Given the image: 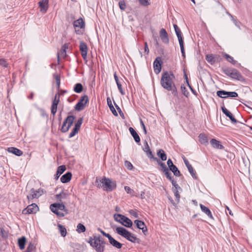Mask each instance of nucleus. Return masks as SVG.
<instances>
[{
	"label": "nucleus",
	"mask_w": 252,
	"mask_h": 252,
	"mask_svg": "<svg viewBox=\"0 0 252 252\" xmlns=\"http://www.w3.org/2000/svg\"><path fill=\"white\" fill-rule=\"evenodd\" d=\"M174 78V74L171 72L163 73L160 80L162 87L168 91L174 92L175 90V86L173 83Z\"/></svg>",
	"instance_id": "obj_1"
},
{
	"label": "nucleus",
	"mask_w": 252,
	"mask_h": 252,
	"mask_svg": "<svg viewBox=\"0 0 252 252\" xmlns=\"http://www.w3.org/2000/svg\"><path fill=\"white\" fill-rule=\"evenodd\" d=\"M116 232L122 236L127 240L134 243L139 244L140 240L134 234H132L125 228L123 227H117L116 228Z\"/></svg>",
	"instance_id": "obj_2"
},
{
	"label": "nucleus",
	"mask_w": 252,
	"mask_h": 252,
	"mask_svg": "<svg viewBox=\"0 0 252 252\" xmlns=\"http://www.w3.org/2000/svg\"><path fill=\"white\" fill-rule=\"evenodd\" d=\"M96 186L98 188H103L104 190L108 191H112L116 188V183L106 177H103L99 182L96 179Z\"/></svg>",
	"instance_id": "obj_3"
},
{
	"label": "nucleus",
	"mask_w": 252,
	"mask_h": 252,
	"mask_svg": "<svg viewBox=\"0 0 252 252\" xmlns=\"http://www.w3.org/2000/svg\"><path fill=\"white\" fill-rule=\"evenodd\" d=\"M51 211L60 218L63 217L68 214V211L65 209L63 203H55L50 206Z\"/></svg>",
	"instance_id": "obj_4"
},
{
	"label": "nucleus",
	"mask_w": 252,
	"mask_h": 252,
	"mask_svg": "<svg viewBox=\"0 0 252 252\" xmlns=\"http://www.w3.org/2000/svg\"><path fill=\"white\" fill-rule=\"evenodd\" d=\"M223 72L227 76L239 81L244 80L243 77L240 73L235 68H225L222 69Z\"/></svg>",
	"instance_id": "obj_5"
},
{
	"label": "nucleus",
	"mask_w": 252,
	"mask_h": 252,
	"mask_svg": "<svg viewBox=\"0 0 252 252\" xmlns=\"http://www.w3.org/2000/svg\"><path fill=\"white\" fill-rule=\"evenodd\" d=\"M114 220L123 225L127 227H131L132 225V221L127 217L121 214H115L114 216Z\"/></svg>",
	"instance_id": "obj_6"
},
{
	"label": "nucleus",
	"mask_w": 252,
	"mask_h": 252,
	"mask_svg": "<svg viewBox=\"0 0 252 252\" xmlns=\"http://www.w3.org/2000/svg\"><path fill=\"white\" fill-rule=\"evenodd\" d=\"M75 117L73 115H69L67 117L63 123L61 128V131L65 133L67 132L72 125Z\"/></svg>",
	"instance_id": "obj_7"
},
{
	"label": "nucleus",
	"mask_w": 252,
	"mask_h": 252,
	"mask_svg": "<svg viewBox=\"0 0 252 252\" xmlns=\"http://www.w3.org/2000/svg\"><path fill=\"white\" fill-rule=\"evenodd\" d=\"M89 98L86 95L81 97L78 102L75 106V110H82L85 109L86 105L88 102Z\"/></svg>",
	"instance_id": "obj_8"
},
{
	"label": "nucleus",
	"mask_w": 252,
	"mask_h": 252,
	"mask_svg": "<svg viewBox=\"0 0 252 252\" xmlns=\"http://www.w3.org/2000/svg\"><path fill=\"white\" fill-rule=\"evenodd\" d=\"M38 210L37 205L35 203H32L22 211V214L24 215L35 214Z\"/></svg>",
	"instance_id": "obj_9"
},
{
	"label": "nucleus",
	"mask_w": 252,
	"mask_h": 252,
	"mask_svg": "<svg viewBox=\"0 0 252 252\" xmlns=\"http://www.w3.org/2000/svg\"><path fill=\"white\" fill-rule=\"evenodd\" d=\"M85 22L82 18H81L75 20L73 23V26L76 33L78 34H80L81 33V31L80 29L84 28L85 27Z\"/></svg>",
	"instance_id": "obj_10"
},
{
	"label": "nucleus",
	"mask_w": 252,
	"mask_h": 252,
	"mask_svg": "<svg viewBox=\"0 0 252 252\" xmlns=\"http://www.w3.org/2000/svg\"><path fill=\"white\" fill-rule=\"evenodd\" d=\"M106 244L103 238L100 236L98 237V243L95 246V251L97 252H103L105 245Z\"/></svg>",
	"instance_id": "obj_11"
},
{
	"label": "nucleus",
	"mask_w": 252,
	"mask_h": 252,
	"mask_svg": "<svg viewBox=\"0 0 252 252\" xmlns=\"http://www.w3.org/2000/svg\"><path fill=\"white\" fill-rule=\"evenodd\" d=\"M134 222L136 224L137 227L138 229L142 230L145 235H147L148 230L144 222L142 220H134Z\"/></svg>",
	"instance_id": "obj_12"
},
{
	"label": "nucleus",
	"mask_w": 252,
	"mask_h": 252,
	"mask_svg": "<svg viewBox=\"0 0 252 252\" xmlns=\"http://www.w3.org/2000/svg\"><path fill=\"white\" fill-rule=\"evenodd\" d=\"M210 144L212 147L216 149L223 150L224 147L221 144L220 142L216 139L213 138L210 140Z\"/></svg>",
	"instance_id": "obj_13"
},
{
	"label": "nucleus",
	"mask_w": 252,
	"mask_h": 252,
	"mask_svg": "<svg viewBox=\"0 0 252 252\" xmlns=\"http://www.w3.org/2000/svg\"><path fill=\"white\" fill-rule=\"evenodd\" d=\"M183 160L185 165L188 168V169L189 172L191 175L192 178L195 179H197V177L195 175V172L194 171L193 168L192 167L191 165L189 163L188 160L185 158H183Z\"/></svg>",
	"instance_id": "obj_14"
},
{
	"label": "nucleus",
	"mask_w": 252,
	"mask_h": 252,
	"mask_svg": "<svg viewBox=\"0 0 252 252\" xmlns=\"http://www.w3.org/2000/svg\"><path fill=\"white\" fill-rule=\"evenodd\" d=\"M79 48L81 51V55L83 58L84 60L86 59L88 52V47L87 44L83 41L80 42Z\"/></svg>",
	"instance_id": "obj_15"
},
{
	"label": "nucleus",
	"mask_w": 252,
	"mask_h": 252,
	"mask_svg": "<svg viewBox=\"0 0 252 252\" xmlns=\"http://www.w3.org/2000/svg\"><path fill=\"white\" fill-rule=\"evenodd\" d=\"M159 36L162 41L164 43L169 42L168 34L164 29H161L159 32Z\"/></svg>",
	"instance_id": "obj_16"
},
{
	"label": "nucleus",
	"mask_w": 252,
	"mask_h": 252,
	"mask_svg": "<svg viewBox=\"0 0 252 252\" xmlns=\"http://www.w3.org/2000/svg\"><path fill=\"white\" fill-rule=\"evenodd\" d=\"M39 5L40 8V11L42 12L45 13L47 11L48 8V0H42L39 2Z\"/></svg>",
	"instance_id": "obj_17"
},
{
	"label": "nucleus",
	"mask_w": 252,
	"mask_h": 252,
	"mask_svg": "<svg viewBox=\"0 0 252 252\" xmlns=\"http://www.w3.org/2000/svg\"><path fill=\"white\" fill-rule=\"evenodd\" d=\"M159 59L160 58H157L154 62V71L156 74L159 73L161 71V64Z\"/></svg>",
	"instance_id": "obj_18"
},
{
	"label": "nucleus",
	"mask_w": 252,
	"mask_h": 252,
	"mask_svg": "<svg viewBox=\"0 0 252 252\" xmlns=\"http://www.w3.org/2000/svg\"><path fill=\"white\" fill-rule=\"evenodd\" d=\"M68 47V44H64L62 47L60 51L58 53V59L60 57L65 58L66 56V49Z\"/></svg>",
	"instance_id": "obj_19"
},
{
	"label": "nucleus",
	"mask_w": 252,
	"mask_h": 252,
	"mask_svg": "<svg viewBox=\"0 0 252 252\" xmlns=\"http://www.w3.org/2000/svg\"><path fill=\"white\" fill-rule=\"evenodd\" d=\"M108 239L110 244L113 247L118 249H120L122 247V244L113 238L111 235H110Z\"/></svg>",
	"instance_id": "obj_20"
},
{
	"label": "nucleus",
	"mask_w": 252,
	"mask_h": 252,
	"mask_svg": "<svg viewBox=\"0 0 252 252\" xmlns=\"http://www.w3.org/2000/svg\"><path fill=\"white\" fill-rule=\"evenodd\" d=\"M129 131L134 139L135 142L139 143L140 142V138L136 131L132 127L129 128Z\"/></svg>",
	"instance_id": "obj_21"
},
{
	"label": "nucleus",
	"mask_w": 252,
	"mask_h": 252,
	"mask_svg": "<svg viewBox=\"0 0 252 252\" xmlns=\"http://www.w3.org/2000/svg\"><path fill=\"white\" fill-rule=\"evenodd\" d=\"M72 174L70 172H67L63 175L61 178V181L63 183H66L69 182L71 179Z\"/></svg>",
	"instance_id": "obj_22"
},
{
	"label": "nucleus",
	"mask_w": 252,
	"mask_h": 252,
	"mask_svg": "<svg viewBox=\"0 0 252 252\" xmlns=\"http://www.w3.org/2000/svg\"><path fill=\"white\" fill-rule=\"evenodd\" d=\"M66 167L64 165H61L59 166L57 168V170L56 172V174L55 175V179L57 180L59 177L62 174L64 171L65 170Z\"/></svg>",
	"instance_id": "obj_23"
},
{
	"label": "nucleus",
	"mask_w": 252,
	"mask_h": 252,
	"mask_svg": "<svg viewBox=\"0 0 252 252\" xmlns=\"http://www.w3.org/2000/svg\"><path fill=\"white\" fill-rule=\"evenodd\" d=\"M7 151L17 156H21L23 154L22 151L15 147H13L8 148Z\"/></svg>",
	"instance_id": "obj_24"
},
{
	"label": "nucleus",
	"mask_w": 252,
	"mask_h": 252,
	"mask_svg": "<svg viewBox=\"0 0 252 252\" xmlns=\"http://www.w3.org/2000/svg\"><path fill=\"white\" fill-rule=\"evenodd\" d=\"M200 207L201 211L206 214L209 218L213 220L214 219L212 213L209 208L205 206L202 204H200Z\"/></svg>",
	"instance_id": "obj_25"
},
{
	"label": "nucleus",
	"mask_w": 252,
	"mask_h": 252,
	"mask_svg": "<svg viewBox=\"0 0 252 252\" xmlns=\"http://www.w3.org/2000/svg\"><path fill=\"white\" fill-rule=\"evenodd\" d=\"M199 141L201 144L207 145L208 144L207 136L204 133H200L198 136Z\"/></svg>",
	"instance_id": "obj_26"
},
{
	"label": "nucleus",
	"mask_w": 252,
	"mask_h": 252,
	"mask_svg": "<svg viewBox=\"0 0 252 252\" xmlns=\"http://www.w3.org/2000/svg\"><path fill=\"white\" fill-rule=\"evenodd\" d=\"M26 241V238L25 236H22L18 239V245L20 250H23L25 249Z\"/></svg>",
	"instance_id": "obj_27"
},
{
	"label": "nucleus",
	"mask_w": 252,
	"mask_h": 252,
	"mask_svg": "<svg viewBox=\"0 0 252 252\" xmlns=\"http://www.w3.org/2000/svg\"><path fill=\"white\" fill-rule=\"evenodd\" d=\"M60 101V95L56 94L55 96L54 100L51 106V110H57V106Z\"/></svg>",
	"instance_id": "obj_28"
},
{
	"label": "nucleus",
	"mask_w": 252,
	"mask_h": 252,
	"mask_svg": "<svg viewBox=\"0 0 252 252\" xmlns=\"http://www.w3.org/2000/svg\"><path fill=\"white\" fill-rule=\"evenodd\" d=\"M39 197V195L37 194L36 190L32 188L30 190V194L27 195V198L30 201L33 198H38Z\"/></svg>",
	"instance_id": "obj_29"
},
{
	"label": "nucleus",
	"mask_w": 252,
	"mask_h": 252,
	"mask_svg": "<svg viewBox=\"0 0 252 252\" xmlns=\"http://www.w3.org/2000/svg\"><path fill=\"white\" fill-rule=\"evenodd\" d=\"M68 196V193L67 192H64L63 190L60 193L56 195V198L58 201L61 202L62 199L65 198Z\"/></svg>",
	"instance_id": "obj_30"
},
{
	"label": "nucleus",
	"mask_w": 252,
	"mask_h": 252,
	"mask_svg": "<svg viewBox=\"0 0 252 252\" xmlns=\"http://www.w3.org/2000/svg\"><path fill=\"white\" fill-rule=\"evenodd\" d=\"M145 144L146 146L145 148H143L144 151L146 153L147 155L149 158L154 159L155 158L154 157V155L151 150H150L147 141H145Z\"/></svg>",
	"instance_id": "obj_31"
},
{
	"label": "nucleus",
	"mask_w": 252,
	"mask_h": 252,
	"mask_svg": "<svg viewBox=\"0 0 252 252\" xmlns=\"http://www.w3.org/2000/svg\"><path fill=\"white\" fill-rule=\"evenodd\" d=\"M222 112L225 115L226 117L230 119L233 124H235L238 122V121L235 118L234 115L231 113V111H222Z\"/></svg>",
	"instance_id": "obj_32"
},
{
	"label": "nucleus",
	"mask_w": 252,
	"mask_h": 252,
	"mask_svg": "<svg viewBox=\"0 0 252 252\" xmlns=\"http://www.w3.org/2000/svg\"><path fill=\"white\" fill-rule=\"evenodd\" d=\"M157 156L160 158L162 161H165L167 159V156L162 149H159L157 152Z\"/></svg>",
	"instance_id": "obj_33"
},
{
	"label": "nucleus",
	"mask_w": 252,
	"mask_h": 252,
	"mask_svg": "<svg viewBox=\"0 0 252 252\" xmlns=\"http://www.w3.org/2000/svg\"><path fill=\"white\" fill-rule=\"evenodd\" d=\"M58 227L61 236L64 237L67 233L65 226L61 224H58Z\"/></svg>",
	"instance_id": "obj_34"
},
{
	"label": "nucleus",
	"mask_w": 252,
	"mask_h": 252,
	"mask_svg": "<svg viewBox=\"0 0 252 252\" xmlns=\"http://www.w3.org/2000/svg\"><path fill=\"white\" fill-rule=\"evenodd\" d=\"M154 160L158 162V164L161 166V170L162 172H164V171L168 169L166 167L165 164L164 162H161L159 159L158 158H154Z\"/></svg>",
	"instance_id": "obj_35"
},
{
	"label": "nucleus",
	"mask_w": 252,
	"mask_h": 252,
	"mask_svg": "<svg viewBox=\"0 0 252 252\" xmlns=\"http://www.w3.org/2000/svg\"><path fill=\"white\" fill-rule=\"evenodd\" d=\"M171 171L173 174L177 177H180L181 175L180 171L179 170L176 166L174 165V166H172L171 168L169 169Z\"/></svg>",
	"instance_id": "obj_36"
},
{
	"label": "nucleus",
	"mask_w": 252,
	"mask_h": 252,
	"mask_svg": "<svg viewBox=\"0 0 252 252\" xmlns=\"http://www.w3.org/2000/svg\"><path fill=\"white\" fill-rule=\"evenodd\" d=\"M35 251L36 247L32 243H30L29 244L25 252H35Z\"/></svg>",
	"instance_id": "obj_37"
},
{
	"label": "nucleus",
	"mask_w": 252,
	"mask_h": 252,
	"mask_svg": "<svg viewBox=\"0 0 252 252\" xmlns=\"http://www.w3.org/2000/svg\"><path fill=\"white\" fill-rule=\"evenodd\" d=\"M74 91L77 93H80L83 90V86L81 83H77L74 87Z\"/></svg>",
	"instance_id": "obj_38"
},
{
	"label": "nucleus",
	"mask_w": 252,
	"mask_h": 252,
	"mask_svg": "<svg viewBox=\"0 0 252 252\" xmlns=\"http://www.w3.org/2000/svg\"><path fill=\"white\" fill-rule=\"evenodd\" d=\"M206 61L211 64L215 63V60L213 55H207L205 58Z\"/></svg>",
	"instance_id": "obj_39"
},
{
	"label": "nucleus",
	"mask_w": 252,
	"mask_h": 252,
	"mask_svg": "<svg viewBox=\"0 0 252 252\" xmlns=\"http://www.w3.org/2000/svg\"><path fill=\"white\" fill-rule=\"evenodd\" d=\"M217 95L221 98H227V92L223 91V90H220L218 91L217 92Z\"/></svg>",
	"instance_id": "obj_40"
},
{
	"label": "nucleus",
	"mask_w": 252,
	"mask_h": 252,
	"mask_svg": "<svg viewBox=\"0 0 252 252\" xmlns=\"http://www.w3.org/2000/svg\"><path fill=\"white\" fill-rule=\"evenodd\" d=\"M79 129L75 127H74L72 129L71 132L69 133L68 137L72 138L77 133H78Z\"/></svg>",
	"instance_id": "obj_41"
},
{
	"label": "nucleus",
	"mask_w": 252,
	"mask_h": 252,
	"mask_svg": "<svg viewBox=\"0 0 252 252\" xmlns=\"http://www.w3.org/2000/svg\"><path fill=\"white\" fill-rule=\"evenodd\" d=\"M77 230L79 233H80V232H84L86 230L85 226L83 224H82L81 223H79L77 225Z\"/></svg>",
	"instance_id": "obj_42"
},
{
	"label": "nucleus",
	"mask_w": 252,
	"mask_h": 252,
	"mask_svg": "<svg viewBox=\"0 0 252 252\" xmlns=\"http://www.w3.org/2000/svg\"><path fill=\"white\" fill-rule=\"evenodd\" d=\"M173 189V191L174 192V195L176 197V200H177L178 202H179L180 200V195L179 194V191H178V190L179 189Z\"/></svg>",
	"instance_id": "obj_43"
},
{
	"label": "nucleus",
	"mask_w": 252,
	"mask_h": 252,
	"mask_svg": "<svg viewBox=\"0 0 252 252\" xmlns=\"http://www.w3.org/2000/svg\"><path fill=\"white\" fill-rule=\"evenodd\" d=\"M238 94L235 92H227V97H236Z\"/></svg>",
	"instance_id": "obj_44"
},
{
	"label": "nucleus",
	"mask_w": 252,
	"mask_h": 252,
	"mask_svg": "<svg viewBox=\"0 0 252 252\" xmlns=\"http://www.w3.org/2000/svg\"><path fill=\"white\" fill-rule=\"evenodd\" d=\"M163 172L164 173L167 179H168L169 180H172L173 177L172 176L171 173L169 171L168 169Z\"/></svg>",
	"instance_id": "obj_45"
},
{
	"label": "nucleus",
	"mask_w": 252,
	"mask_h": 252,
	"mask_svg": "<svg viewBox=\"0 0 252 252\" xmlns=\"http://www.w3.org/2000/svg\"><path fill=\"white\" fill-rule=\"evenodd\" d=\"M83 123V118H80L76 123H75L74 127L78 128L80 129V128L82 124Z\"/></svg>",
	"instance_id": "obj_46"
},
{
	"label": "nucleus",
	"mask_w": 252,
	"mask_h": 252,
	"mask_svg": "<svg viewBox=\"0 0 252 252\" xmlns=\"http://www.w3.org/2000/svg\"><path fill=\"white\" fill-rule=\"evenodd\" d=\"M225 59L230 63H232L233 64H235L236 63V61H234L232 57L230 56L228 54L225 55Z\"/></svg>",
	"instance_id": "obj_47"
},
{
	"label": "nucleus",
	"mask_w": 252,
	"mask_h": 252,
	"mask_svg": "<svg viewBox=\"0 0 252 252\" xmlns=\"http://www.w3.org/2000/svg\"><path fill=\"white\" fill-rule=\"evenodd\" d=\"M170 181L171 182L173 186L174 187V188L173 189H179V190H182L181 188L177 184L176 182L175 181L173 178L172 179V180H170Z\"/></svg>",
	"instance_id": "obj_48"
},
{
	"label": "nucleus",
	"mask_w": 252,
	"mask_h": 252,
	"mask_svg": "<svg viewBox=\"0 0 252 252\" xmlns=\"http://www.w3.org/2000/svg\"><path fill=\"white\" fill-rule=\"evenodd\" d=\"M176 34L177 36V37L178 38L179 42L180 43H184L183 38L182 37V32H176Z\"/></svg>",
	"instance_id": "obj_49"
},
{
	"label": "nucleus",
	"mask_w": 252,
	"mask_h": 252,
	"mask_svg": "<svg viewBox=\"0 0 252 252\" xmlns=\"http://www.w3.org/2000/svg\"><path fill=\"white\" fill-rule=\"evenodd\" d=\"M125 165L128 170H131L133 167L132 164L131 163V162L127 160H126L125 161Z\"/></svg>",
	"instance_id": "obj_50"
},
{
	"label": "nucleus",
	"mask_w": 252,
	"mask_h": 252,
	"mask_svg": "<svg viewBox=\"0 0 252 252\" xmlns=\"http://www.w3.org/2000/svg\"><path fill=\"white\" fill-rule=\"evenodd\" d=\"M88 243H90V245L95 250V246L97 245L96 241H94L93 238L90 237Z\"/></svg>",
	"instance_id": "obj_51"
},
{
	"label": "nucleus",
	"mask_w": 252,
	"mask_h": 252,
	"mask_svg": "<svg viewBox=\"0 0 252 252\" xmlns=\"http://www.w3.org/2000/svg\"><path fill=\"white\" fill-rule=\"evenodd\" d=\"M116 84L117 85L118 88L120 92L121 93V94L123 95L124 94L125 92H124V91L122 89V85L121 84L120 81L118 82H116Z\"/></svg>",
	"instance_id": "obj_52"
},
{
	"label": "nucleus",
	"mask_w": 252,
	"mask_h": 252,
	"mask_svg": "<svg viewBox=\"0 0 252 252\" xmlns=\"http://www.w3.org/2000/svg\"><path fill=\"white\" fill-rule=\"evenodd\" d=\"M107 104L109 107L110 110H115L111 99L109 98H107Z\"/></svg>",
	"instance_id": "obj_53"
},
{
	"label": "nucleus",
	"mask_w": 252,
	"mask_h": 252,
	"mask_svg": "<svg viewBox=\"0 0 252 252\" xmlns=\"http://www.w3.org/2000/svg\"><path fill=\"white\" fill-rule=\"evenodd\" d=\"M129 213L130 215L133 216L135 218H138V214L137 212L133 210H130L129 211Z\"/></svg>",
	"instance_id": "obj_54"
},
{
	"label": "nucleus",
	"mask_w": 252,
	"mask_h": 252,
	"mask_svg": "<svg viewBox=\"0 0 252 252\" xmlns=\"http://www.w3.org/2000/svg\"><path fill=\"white\" fill-rule=\"evenodd\" d=\"M0 65L4 67H6L8 63L4 59H0Z\"/></svg>",
	"instance_id": "obj_55"
},
{
	"label": "nucleus",
	"mask_w": 252,
	"mask_h": 252,
	"mask_svg": "<svg viewBox=\"0 0 252 252\" xmlns=\"http://www.w3.org/2000/svg\"><path fill=\"white\" fill-rule=\"evenodd\" d=\"M179 44H180L182 56L184 58H185V52L184 47V43H180Z\"/></svg>",
	"instance_id": "obj_56"
},
{
	"label": "nucleus",
	"mask_w": 252,
	"mask_h": 252,
	"mask_svg": "<svg viewBox=\"0 0 252 252\" xmlns=\"http://www.w3.org/2000/svg\"><path fill=\"white\" fill-rule=\"evenodd\" d=\"M119 5L120 8L121 10H124L125 9L126 4H125V2L124 1H120L119 2Z\"/></svg>",
	"instance_id": "obj_57"
},
{
	"label": "nucleus",
	"mask_w": 252,
	"mask_h": 252,
	"mask_svg": "<svg viewBox=\"0 0 252 252\" xmlns=\"http://www.w3.org/2000/svg\"><path fill=\"white\" fill-rule=\"evenodd\" d=\"M98 230H99L100 233L104 236H105L107 238H109L111 235H110L108 233H106V232H105L103 230H102L101 229L98 228Z\"/></svg>",
	"instance_id": "obj_58"
},
{
	"label": "nucleus",
	"mask_w": 252,
	"mask_h": 252,
	"mask_svg": "<svg viewBox=\"0 0 252 252\" xmlns=\"http://www.w3.org/2000/svg\"><path fill=\"white\" fill-rule=\"evenodd\" d=\"M55 80L58 88H59L60 85V77L58 75H56Z\"/></svg>",
	"instance_id": "obj_59"
},
{
	"label": "nucleus",
	"mask_w": 252,
	"mask_h": 252,
	"mask_svg": "<svg viewBox=\"0 0 252 252\" xmlns=\"http://www.w3.org/2000/svg\"><path fill=\"white\" fill-rule=\"evenodd\" d=\"M167 165L168 166V167H169V169H170V168H171L172 166H174L175 165L173 164L172 160L170 159V158H169L167 160Z\"/></svg>",
	"instance_id": "obj_60"
},
{
	"label": "nucleus",
	"mask_w": 252,
	"mask_h": 252,
	"mask_svg": "<svg viewBox=\"0 0 252 252\" xmlns=\"http://www.w3.org/2000/svg\"><path fill=\"white\" fill-rule=\"evenodd\" d=\"M231 20L233 21V23L235 24V25L236 27H237L239 29H240L239 22L236 19H234V17Z\"/></svg>",
	"instance_id": "obj_61"
},
{
	"label": "nucleus",
	"mask_w": 252,
	"mask_h": 252,
	"mask_svg": "<svg viewBox=\"0 0 252 252\" xmlns=\"http://www.w3.org/2000/svg\"><path fill=\"white\" fill-rule=\"evenodd\" d=\"M125 189L127 193H131L132 191H133V190L128 186H125Z\"/></svg>",
	"instance_id": "obj_62"
},
{
	"label": "nucleus",
	"mask_w": 252,
	"mask_h": 252,
	"mask_svg": "<svg viewBox=\"0 0 252 252\" xmlns=\"http://www.w3.org/2000/svg\"><path fill=\"white\" fill-rule=\"evenodd\" d=\"M139 1L140 3L143 5H148L149 4L148 0H139Z\"/></svg>",
	"instance_id": "obj_63"
},
{
	"label": "nucleus",
	"mask_w": 252,
	"mask_h": 252,
	"mask_svg": "<svg viewBox=\"0 0 252 252\" xmlns=\"http://www.w3.org/2000/svg\"><path fill=\"white\" fill-rule=\"evenodd\" d=\"M37 194L39 195V196H41L43 193V189H39L38 190H35Z\"/></svg>",
	"instance_id": "obj_64"
}]
</instances>
